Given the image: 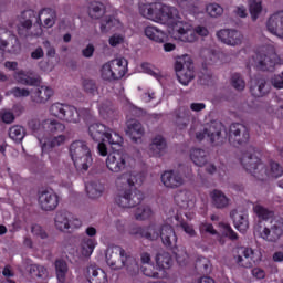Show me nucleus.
I'll return each mask as SVG.
<instances>
[{"instance_id": "nucleus-44", "label": "nucleus", "mask_w": 283, "mask_h": 283, "mask_svg": "<svg viewBox=\"0 0 283 283\" xmlns=\"http://www.w3.org/2000/svg\"><path fill=\"white\" fill-rule=\"evenodd\" d=\"M44 127L48 129L50 134H61L65 132V124L56 120V119H48L44 123Z\"/></svg>"}, {"instance_id": "nucleus-39", "label": "nucleus", "mask_w": 283, "mask_h": 283, "mask_svg": "<svg viewBox=\"0 0 283 283\" xmlns=\"http://www.w3.org/2000/svg\"><path fill=\"white\" fill-rule=\"evenodd\" d=\"M55 271H56V277L57 282L65 283V277L67 276V262L63 259L55 260Z\"/></svg>"}, {"instance_id": "nucleus-43", "label": "nucleus", "mask_w": 283, "mask_h": 283, "mask_svg": "<svg viewBox=\"0 0 283 283\" xmlns=\"http://www.w3.org/2000/svg\"><path fill=\"white\" fill-rule=\"evenodd\" d=\"M244 160H248L249 165L254 169L256 165L261 161L260 157L258 156V153L253 151H247L243 154L241 158V165L244 167L245 171H249V168Z\"/></svg>"}, {"instance_id": "nucleus-51", "label": "nucleus", "mask_w": 283, "mask_h": 283, "mask_svg": "<svg viewBox=\"0 0 283 283\" xmlns=\"http://www.w3.org/2000/svg\"><path fill=\"white\" fill-rule=\"evenodd\" d=\"M253 211L254 213H256L258 218H261V220H271V218L275 216V212H273V210H269L261 205L254 206Z\"/></svg>"}, {"instance_id": "nucleus-10", "label": "nucleus", "mask_w": 283, "mask_h": 283, "mask_svg": "<svg viewBox=\"0 0 283 283\" xmlns=\"http://www.w3.org/2000/svg\"><path fill=\"white\" fill-rule=\"evenodd\" d=\"M52 96H54V90L49 86L38 84L33 85L31 88V101L38 105H45Z\"/></svg>"}, {"instance_id": "nucleus-31", "label": "nucleus", "mask_w": 283, "mask_h": 283, "mask_svg": "<svg viewBox=\"0 0 283 283\" xmlns=\"http://www.w3.org/2000/svg\"><path fill=\"white\" fill-rule=\"evenodd\" d=\"M155 262L159 269L168 270L171 269V264H174V260L171 259V254L166 251H159L156 253Z\"/></svg>"}, {"instance_id": "nucleus-30", "label": "nucleus", "mask_w": 283, "mask_h": 283, "mask_svg": "<svg viewBox=\"0 0 283 283\" xmlns=\"http://www.w3.org/2000/svg\"><path fill=\"white\" fill-rule=\"evenodd\" d=\"M190 159L197 167H205L207 163H209V156L205 151V149L201 148H193L190 151Z\"/></svg>"}, {"instance_id": "nucleus-40", "label": "nucleus", "mask_w": 283, "mask_h": 283, "mask_svg": "<svg viewBox=\"0 0 283 283\" xmlns=\"http://www.w3.org/2000/svg\"><path fill=\"white\" fill-rule=\"evenodd\" d=\"M75 168L81 171H87L90 167H92V151L84 156L77 157V159H73Z\"/></svg>"}, {"instance_id": "nucleus-33", "label": "nucleus", "mask_w": 283, "mask_h": 283, "mask_svg": "<svg viewBox=\"0 0 283 283\" xmlns=\"http://www.w3.org/2000/svg\"><path fill=\"white\" fill-rule=\"evenodd\" d=\"M107 8L101 1H92L88 6V15L91 19H102Z\"/></svg>"}, {"instance_id": "nucleus-56", "label": "nucleus", "mask_w": 283, "mask_h": 283, "mask_svg": "<svg viewBox=\"0 0 283 283\" xmlns=\"http://www.w3.org/2000/svg\"><path fill=\"white\" fill-rule=\"evenodd\" d=\"M104 143H108L113 151H120V148L123 147V137L118 134H114V136L111 134V140L109 137H106Z\"/></svg>"}, {"instance_id": "nucleus-16", "label": "nucleus", "mask_w": 283, "mask_h": 283, "mask_svg": "<svg viewBox=\"0 0 283 283\" xmlns=\"http://www.w3.org/2000/svg\"><path fill=\"white\" fill-rule=\"evenodd\" d=\"M263 240L268 242H277L283 235V221L282 220H272L270 228H264L262 232Z\"/></svg>"}, {"instance_id": "nucleus-62", "label": "nucleus", "mask_w": 283, "mask_h": 283, "mask_svg": "<svg viewBox=\"0 0 283 283\" xmlns=\"http://www.w3.org/2000/svg\"><path fill=\"white\" fill-rule=\"evenodd\" d=\"M142 273H144V275H146V277H154V279H158L159 277V273L156 271V268L154 266V264H148L145 266H142Z\"/></svg>"}, {"instance_id": "nucleus-46", "label": "nucleus", "mask_w": 283, "mask_h": 283, "mask_svg": "<svg viewBox=\"0 0 283 283\" xmlns=\"http://www.w3.org/2000/svg\"><path fill=\"white\" fill-rule=\"evenodd\" d=\"M195 269L199 273L207 274L211 271V261H209V259H207L205 256L199 258V259H197V261L195 263Z\"/></svg>"}, {"instance_id": "nucleus-20", "label": "nucleus", "mask_w": 283, "mask_h": 283, "mask_svg": "<svg viewBox=\"0 0 283 283\" xmlns=\"http://www.w3.org/2000/svg\"><path fill=\"white\" fill-rule=\"evenodd\" d=\"M126 136H129V138L134 143H137L143 138V136H145V129L143 128V124H140L138 119H130L126 123Z\"/></svg>"}, {"instance_id": "nucleus-27", "label": "nucleus", "mask_w": 283, "mask_h": 283, "mask_svg": "<svg viewBox=\"0 0 283 283\" xmlns=\"http://www.w3.org/2000/svg\"><path fill=\"white\" fill-rule=\"evenodd\" d=\"M90 147H87V144L83 140H75L70 146V154L72 160H76L77 158H81V156H85L86 154H90Z\"/></svg>"}, {"instance_id": "nucleus-11", "label": "nucleus", "mask_w": 283, "mask_h": 283, "mask_svg": "<svg viewBox=\"0 0 283 283\" xmlns=\"http://www.w3.org/2000/svg\"><path fill=\"white\" fill-rule=\"evenodd\" d=\"M172 32L175 39H179V41H182L184 43H195V41H198L196 31L189 29V27L182 22L175 23L172 27Z\"/></svg>"}, {"instance_id": "nucleus-45", "label": "nucleus", "mask_w": 283, "mask_h": 283, "mask_svg": "<svg viewBox=\"0 0 283 283\" xmlns=\"http://www.w3.org/2000/svg\"><path fill=\"white\" fill-rule=\"evenodd\" d=\"M190 192L188 190H177L174 196V200L178 207L185 208L189 205Z\"/></svg>"}, {"instance_id": "nucleus-60", "label": "nucleus", "mask_w": 283, "mask_h": 283, "mask_svg": "<svg viewBox=\"0 0 283 283\" xmlns=\"http://www.w3.org/2000/svg\"><path fill=\"white\" fill-rule=\"evenodd\" d=\"M15 98H27V96H32V90L21 88V87H13L10 91Z\"/></svg>"}, {"instance_id": "nucleus-54", "label": "nucleus", "mask_w": 283, "mask_h": 283, "mask_svg": "<svg viewBox=\"0 0 283 283\" xmlns=\"http://www.w3.org/2000/svg\"><path fill=\"white\" fill-rule=\"evenodd\" d=\"M66 109H67V105L55 103L50 107V114L52 116H55V118H60V120H63Z\"/></svg>"}, {"instance_id": "nucleus-2", "label": "nucleus", "mask_w": 283, "mask_h": 283, "mask_svg": "<svg viewBox=\"0 0 283 283\" xmlns=\"http://www.w3.org/2000/svg\"><path fill=\"white\" fill-rule=\"evenodd\" d=\"M222 132H224L222 123L211 122L205 126L203 130L196 133V138L199 143H202L207 138L213 147H219L220 145H224V140H227V133Z\"/></svg>"}, {"instance_id": "nucleus-23", "label": "nucleus", "mask_w": 283, "mask_h": 283, "mask_svg": "<svg viewBox=\"0 0 283 283\" xmlns=\"http://www.w3.org/2000/svg\"><path fill=\"white\" fill-rule=\"evenodd\" d=\"M238 254L234 255V260L238 266H243V269H251L253 263H251V258L253 256V249L251 248H239Z\"/></svg>"}, {"instance_id": "nucleus-8", "label": "nucleus", "mask_w": 283, "mask_h": 283, "mask_svg": "<svg viewBox=\"0 0 283 283\" xmlns=\"http://www.w3.org/2000/svg\"><path fill=\"white\" fill-rule=\"evenodd\" d=\"M217 38L219 41H221V43L231 45L232 48L242 45V40L244 39L242 33L235 29H221L217 32Z\"/></svg>"}, {"instance_id": "nucleus-7", "label": "nucleus", "mask_w": 283, "mask_h": 283, "mask_svg": "<svg viewBox=\"0 0 283 283\" xmlns=\"http://www.w3.org/2000/svg\"><path fill=\"white\" fill-rule=\"evenodd\" d=\"M179 19L178 9L175 7H169L159 2V8L157 11V21L159 23H169L170 25H176V23H182V21H177Z\"/></svg>"}, {"instance_id": "nucleus-59", "label": "nucleus", "mask_w": 283, "mask_h": 283, "mask_svg": "<svg viewBox=\"0 0 283 283\" xmlns=\"http://www.w3.org/2000/svg\"><path fill=\"white\" fill-rule=\"evenodd\" d=\"M283 174V168L275 161L270 163L269 178H280Z\"/></svg>"}, {"instance_id": "nucleus-34", "label": "nucleus", "mask_w": 283, "mask_h": 283, "mask_svg": "<svg viewBox=\"0 0 283 283\" xmlns=\"http://www.w3.org/2000/svg\"><path fill=\"white\" fill-rule=\"evenodd\" d=\"M103 191H105V187L101 181H91L86 186L87 196L92 199L101 198L103 196Z\"/></svg>"}, {"instance_id": "nucleus-61", "label": "nucleus", "mask_w": 283, "mask_h": 283, "mask_svg": "<svg viewBox=\"0 0 283 283\" xmlns=\"http://www.w3.org/2000/svg\"><path fill=\"white\" fill-rule=\"evenodd\" d=\"M102 78L104 81H114V72L112 69V62L104 64L102 67Z\"/></svg>"}, {"instance_id": "nucleus-36", "label": "nucleus", "mask_w": 283, "mask_h": 283, "mask_svg": "<svg viewBox=\"0 0 283 283\" xmlns=\"http://www.w3.org/2000/svg\"><path fill=\"white\" fill-rule=\"evenodd\" d=\"M7 45H11V49H9L11 54H19L21 52V43H19V38L14 34L9 35V41L0 40V48H6Z\"/></svg>"}, {"instance_id": "nucleus-55", "label": "nucleus", "mask_w": 283, "mask_h": 283, "mask_svg": "<svg viewBox=\"0 0 283 283\" xmlns=\"http://www.w3.org/2000/svg\"><path fill=\"white\" fill-rule=\"evenodd\" d=\"M82 85L86 94H90L91 96H96V94H98V85H96V81L87 78L83 81Z\"/></svg>"}, {"instance_id": "nucleus-50", "label": "nucleus", "mask_w": 283, "mask_h": 283, "mask_svg": "<svg viewBox=\"0 0 283 283\" xmlns=\"http://www.w3.org/2000/svg\"><path fill=\"white\" fill-rule=\"evenodd\" d=\"M175 125L179 129H185L189 125V115L181 111L175 112Z\"/></svg>"}, {"instance_id": "nucleus-22", "label": "nucleus", "mask_w": 283, "mask_h": 283, "mask_svg": "<svg viewBox=\"0 0 283 283\" xmlns=\"http://www.w3.org/2000/svg\"><path fill=\"white\" fill-rule=\"evenodd\" d=\"M250 92L255 98H262L266 96V94L270 92L269 85H266V80L262 77L252 80Z\"/></svg>"}, {"instance_id": "nucleus-14", "label": "nucleus", "mask_w": 283, "mask_h": 283, "mask_svg": "<svg viewBox=\"0 0 283 283\" xmlns=\"http://www.w3.org/2000/svg\"><path fill=\"white\" fill-rule=\"evenodd\" d=\"M112 129L105 124L94 123L88 126V134L95 143H104L105 138L112 140Z\"/></svg>"}, {"instance_id": "nucleus-17", "label": "nucleus", "mask_w": 283, "mask_h": 283, "mask_svg": "<svg viewBox=\"0 0 283 283\" xmlns=\"http://www.w3.org/2000/svg\"><path fill=\"white\" fill-rule=\"evenodd\" d=\"M161 182L168 189H178L185 185V178L178 170H167L161 175Z\"/></svg>"}, {"instance_id": "nucleus-48", "label": "nucleus", "mask_w": 283, "mask_h": 283, "mask_svg": "<svg viewBox=\"0 0 283 283\" xmlns=\"http://www.w3.org/2000/svg\"><path fill=\"white\" fill-rule=\"evenodd\" d=\"M9 137L15 140V143H21L25 138V128L23 126H12L9 129Z\"/></svg>"}, {"instance_id": "nucleus-15", "label": "nucleus", "mask_w": 283, "mask_h": 283, "mask_svg": "<svg viewBox=\"0 0 283 283\" xmlns=\"http://www.w3.org/2000/svg\"><path fill=\"white\" fill-rule=\"evenodd\" d=\"M39 205L42 211H54L59 207V195L43 190L39 192Z\"/></svg>"}, {"instance_id": "nucleus-9", "label": "nucleus", "mask_w": 283, "mask_h": 283, "mask_svg": "<svg viewBox=\"0 0 283 283\" xmlns=\"http://www.w3.org/2000/svg\"><path fill=\"white\" fill-rule=\"evenodd\" d=\"M142 185L143 177L132 172H124L116 179V187L119 188L120 191H128L132 187H140Z\"/></svg>"}, {"instance_id": "nucleus-29", "label": "nucleus", "mask_w": 283, "mask_h": 283, "mask_svg": "<svg viewBox=\"0 0 283 283\" xmlns=\"http://www.w3.org/2000/svg\"><path fill=\"white\" fill-rule=\"evenodd\" d=\"M124 268L126 269V273L129 277H136L140 273L138 260L132 255L127 254L126 259H124Z\"/></svg>"}, {"instance_id": "nucleus-41", "label": "nucleus", "mask_w": 283, "mask_h": 283, "mask_svg": "<svg viewBox=\"0 0 283 283\" xmlns=\"http://www.w3.org/2000/svg\"><path fill=\"white\" fill-rule=\"evenodd\" d=\"M231 217L238 231L244 232L247 231V229H249V219L247 218V216L240 214L238 212H232Z\"/></svg>"}, {"instance_id": "nucleus-28", "label": "nucleus", "mask_w": 283, "mask_h": 283, "mask_svg": "<svg viewBox=\"0 0 283 283\" xmlns=\"http://www.w3.org/2000/svg\"><path fill=\"white\" fill-rule=\"evenodd\" d=\"M144 34L147 39H150V41H155V43H165L168 39L167 33L155 27H146Z\"/></svg>"}, {"instance_id": "nucleus-63", "label": "nucleus", "mask_w": 283, "mask_h": 283, "mask_svg": "<svg viewBox=\"0 0 283 283\" xmlns=\"http://www.w3.org/2000/svg\"><path fill=\"white\" fill-rule=\"evenodd\" d=\"M149 218H151V208H138V211L136 213V220H149Z\"/></svg>"}, {"instance_id": "nucleus-49", "label": "nucleus", "mask_w": 283, "mask_h": 283, "mask_svg": "<svg viewBox=\"0 0 283 283\" xmlns=\"http://www.w3.org/2000/svg\"><path fill=\"white\" fill-rule=\"evenodd\" d=\"M118 23V20L114 18L113 15H106L102 21H101V32L102 34H107L114 25Z\"/></svg>"}, {"instance_id": "nucleus-64", "label": "nucleus", "mask_w": 283, "mask_h": 283, "mask_svg": "<svg viewBox=\"0 0 283 283\" xmlns=\"http://www.w3.org/2000/svg\"><path fill=\"white\" fill-rule=\"evenodd\" d=\"M200 233H209V235H218V231L213 229V224L203 222L199 226Z\"/></svg>"}, {"instance_id": "nucleus-5", "label": "nucleus", "mask_w": 283, "mask_h": 283, "mask_svg": "<svg viewBox=\"0 0 283 283\" xmlns=\"http://www.w3.org/2000/svg\"><path fill=\"white\" fill-rule=\"evenodd\" d=\"M106 264L113 271H120L125 269V259L127 258V252L120 245H111L107 248L106 253Z\"/></svg>"}, {"instance_id": "nucleus-37", "label": "nucleus", "mask_w": 283, "mask_h": 283, "mask_svg": "<svg viewBox=\"0 0 283 283\" xmlns=\"http://www.w3.org/2000/svg\"><path fill=\"white\" fill-rule=\"evenodd\" d=\"M40 143L42 144V151H52V149H54L55 147H61V145H63V143H65V135H60L56 136L52 139H49L48 142H42L40 140Z\"/></svg>"}, {"instance_id": "nucleus-3", "label": "nucleus", "mask_w": 283, "mask_h": 283, "mask_svg": "<svg viewBox=\"0 0 283 283\" xmlns=\"http://www.w3.org/2000/svg\"><path fill=\"white\" fill-rule=\"evenodd\" d=\"M175 72L181 85H189L196 78V65L191 56L178 57L175 62Z\"/></svg>"}, {"instance_id": "nucleus-4", "label": "nucleus", "mask_w": 283, "mask_h": 283, "mask_svg": "<svg viewBox=\"0 0 283 283\" xmlns=\"http://www.w3.org/2000/svg\"><path fill=\"white\" fill-rule=\"evenodd\" d=\"M251 135L249 128L240 123H234L230 125L228 140L232 147H247Z\"/></svg>"}, {"instance_id": "nucleus-26", "label": "nucleus", "mask_w": 283, "mask_h": 283, "mask_svg": "<svg viewBox=\"0 0 283 283\" xmlns=\"http://www.w3.org/2000/svg\"><path fill=\"white\" fill-rule=\"evenodd\" d=\"M160 8V2H150L139 4V12L146 19H151L153 21H158V9Z\"/></svg>"}, {"instance_id": "nucleus-6", "label": "nucleus", "mask_w": 283, "mask_h": 283, "mask_svg": "<svg viewBox=\"0 0 283 283\" xmlns=\"http://www.w3.org/2000/svg\"><path fill=\"white\" fill-rule=\"evenodd\" d=\"M129 160V155L120 150L113 151L108 155L106 159V167L113 174H120L124 169H127V161Z\"/></svg>"}, {"instance_id": "nucleus-53", "label": "nucleus", "mask_w": 283, "mask_h": 283, "mask_svg": "<svg viewBox=\"0 0 283 283\" xmlns=\"http://www.w3.org/2000/svg\"><path fill=\"white\" fill-rule=\"evenodd\" d=\"M128 198L130 202V209H133V207H138V205L143 202V200L145 199V195H143L140 190L135 189V190H129Z\"/></svg>"}, {"instance_id": "nucleus-32", "label": "nucleus", "mask_w": 283, "mask_h": 283, "mask_svg": "<svg viewBox=\"0 0 283 283\" xmlns=\"http://www.w3.org/2000/svg\"><path fill=\"white\" fill-rule=\"evenodd\" d=\"M55 227L59 231H65L70 229V212L66 210H60L55 214Z\"/></svg>"}, {"instance_id": "nucleus-35", "label": "nucleus", "mask_w": 283, "mask_h": 283, "mask_svg": "<svg viewBox=\"0 0 283 283\" xmlns=\"http://www.w3.org/2000/svg\"><path fill=\"white\" fill-rule=\"evenodd\" d=\"M111 67L113 70L114 81H120L125 73L127 72V66L123 64V60H114L111 62Z\"/></svg>"}, {"instance_id": "nucleus-25", "label": "nucleus", "mask_w": 283, "mask_h": 283, "mask_svg": "<svg viewBox=\"0 0 283 283\" xmlns=\"http://www.w3.org/2000/svg\"><path fill=\"white\" fill-rule=\"evenodd\" d=\"M210 198L214 209H228L229 205H231V199H229L224 192L218 189H214L210 192Z\"/></svg>"}, {"instance_id": "nucleus-42", "label": "nucleus", "mask_w": 283, "mask_h": 283, "mask_svg": "<svg viewBox=\"0 0 283 283\" xmlns=\"http://www.w3.org/2000/svg\"><path fill=\"white\" fill-rule=\"evenodd\" d=\"M62 120L74 124L81 123V113H78V109H76L74 106H66V111L62 117Z\"/></svg>"}, {"instance_id": "nucleus-52", "label": "nucleus", "mask_w": 283, "mask_h": 283, "mask_svg": "<svg viewBox=\"0 0 283 283\" xmlns=\"http://www.w3.org/2000/svg\"><path fill=\"white\" fill-rule=\"evenodd\" d=\"M231 85L237 92H242L247 87V82H244V77L240 73H233L231 75Z\"/></svg>"}, {"instance_id": "nucleus-13", "label": "nucleus", "mask_w": 283, "mask_h": 283, "mask_svg": "<svg viewBox=\"0 0 283 283\" xmlns=\"http://www.w3.org/2000/svg\"><path fill=\"white\" fill-rule=\"evenodd\" d=\"M275 54L268 55L263 52H258L254 56V65L261 72H273L275 69Z\"/></svg>"}, {"instance_id": "nucleus-18", "label": "nucleus", "mask_w": 283, "mask_h": 283, "mask_svg": "<svg viewBox=\"0 0 283 283\" xmlns=\"http://www.w3.org/2000/svg\"><path fill=\"white\" fill-rule=\"evenodd\" d=\"M34 19H36L34 10H25L21 13L20 24L18 25V34L20 36H28V31L32 29Z\"/></svg>"}, {"instance_id": "nucleus-21", "label": "nucleus", "mask_w": 283, "mask_h": 283, "mask_svg": "<svg viewBox=\"0 0 283 283\" xmlns=\"http://www.w3.org/2000/svg\"><path fill=\"white\" fill-rule=\"evenodd\" d=\"M149 153L151 156H155V158H160L167 154V140L163 135H157L151 139Z\"/></svg>"}, {"instance_id": "nucleus-57", "label": "nucleus", "mask_w": 283, "mask_h": 283, "mask_svg": "<svg viewBox=\"0 0 283 283\" xmlns=\"http://www.w3.org/2000/svg\"><path fill=\"white\" fill-rule=\"evenodd\" d=\"M115 202L123 209H132V201H129V192L127 190H125L122 195H117Z\"/></svg>"}, {"instance_id": "nucleus-12", "label": "nucleus", "mask_w": 283, "mask_h": 283, "mask_svg": "<svg viewBox=\"0 0 283 283\" xmlns=\"http://www.w3.org/2000/svg\"><path fill=\"white\" fill-rule=\"evenodd\" d=\"M161 233H163V228L159 229L154 224L145 228L136 227L130 230V235H138L139 238H145L150 242L158 240V238L163 240Z\"/></svg>"}, {"instance_id": "nucleus-24", "label": "nucleus", "mask_w": 283, "mask_h": 283, "mask_svg": "<svg viewBox=\"0 0 283 283\" xmlns=\"http://www.w3.org/2000/svg\"><path fill=\"white\" fill-rule=\"evenodd\" d=\"M247 167L249 168V174H251L256 180H269V167L260 161L254 168L249 164V159H244Z\"/></svg>"}, {"instance_id": "nucleus-19", "label": "nucleus", "mask_w": 283, "mask_h": 283, "mask_svg": "<svg viewBox=\"0 0 283 283\" xmlns=\"http://www.w3.org/2000/svg\"><path fill=\"white\" fill-rule=\"evenodd\" d=\"M13 78L20 85H29L31 87L33 85H41V76L40 75H35L32 72H25L23 70L15 72L13 74Z\"/></svg>"}, {"instance_id": "nucleus-1", "label": "nucleus", "mask_w": 283, "mask_h": 283, "mask_svg": "<svg viewBox=\"0 0 283 283\" xmlns=\"http://www.w3.org/2000/svg\"><path fill=\"white\" fill-rule=\"evenodd\" d=\"M161 242L166 249L172 251L179 266L187 265L189 255L186 251H180L178 249V235H176V230L171 224L161 226Z\"/></svg>"}, {"instance_id": "nucleus-58", "label": "nucleus", "mask_w": 283, "mask_h": 283, "mask_svg": "<svg viewBox=\"0 0 283 283\" xmlns=\"http://www.w3.org/2000/svg\"><path fill=\"white\" fill-rule=\"evenodd\" d=\"M206 12L209 14V17H212L216 19L218 17H222L224 9L220 4L213 2V3H209L206 7Z\"/></svg>"}, {"instance_id": "nucleus-38", "label": "nucleus", "mask_w": 283, "mask_h": 283, "mask_svg": "<svg viewBox=\"0 0 283 283\" xmlns=\"http://www.w3.org/2000/svg\"><path fill=\"white\" fill-rule=\"evenodd\" d=\"M96 241H94V239L84 238L80 245L81 255H83V258H90L92 253H94Z\"/></svg>"}, {"instance_id": "nucleus-47", "label": "nucleus", "mask_w": 283, "mask_h": 283, "mask_svg": "<svg viewBox=\"0 0 283 283\" xmlns=\"http://www.w3.org/2000/svg\"><path fill=\"white\" fill-rule=\"evenodd\" d=\"M263 10H264V8L262 7V2H258V1L250 2L249 12H250V17L253 22H255V21H258V19H260V14H262Z\"/></svg>"}]
</instances>
